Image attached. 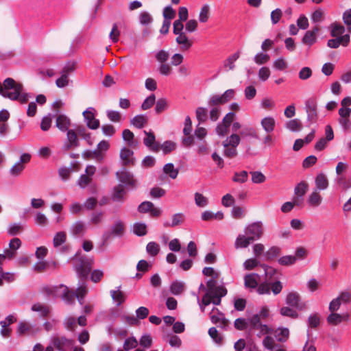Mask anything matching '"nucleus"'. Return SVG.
Wrapping results in <instances>:
<instances>
[{
	"instance_id": "39",
	"label": "nucleus",
	"mask_w": 351,
	"mask_h": 351,
	"mask_svg": "<svg viewBox=\"0 0 351 351\" xmlns=\"http://www.w3.org/2000/svg\"><path fill=\"white\" fill-rule=\"evenodd\" d=\"M176 40L178 44L182 45V48L185 50L189 49L193 45V42L189 40L184 33L180 34Z\"/></svg>"
},
{
	"instance_id": "59",
	"label": "nucleus",
	"mask_w": 351,
	"mask_h": 351,
	"mask_svg": "<svg viewBox=\"0 0 351 351\" xmlns=\"http://www.w3.org/2000/svg\"><path fill=\"white\" fill-rule=\"evenodd\" d=\"M47 252L48 250L45 246L37 247L35 255L39 261L36 263H45V262H42V261L47 256Z\"/></svg>"
},
{
	"instance_id": "18",
	"label": "nucleus",
	"mask_w": 351,
	"mask_h": 351,
	"mask_svg": "<svg viewBox=\"0 0 351 351\" xmlns=\"http://www.w3.org/2000/svg\"><path fill=\"white\" fill-rule=\"evenodd\" d=\"M261 125L267 134H270L274 131L276 121L271 116L265 117L261 119Z\"/></svg>"
},
{
	"instance_id": "54",
	"label": "nucleus",
	"mask_w": 351,
	"mask_h": 351,
	"mask_svg": "<svg viewBox=\"0 0 351 351\" xmlns=\"http://www.w3.org/2000/svg\"><path fill=\"white\" fill-rule=\"evenodd\" d=\"M77 134L83 138L89 145L92 144L91 135L86 132L84 126H78L76 129Z\"/></svg>"
},
{
	"instance_id": "16",
	"label": "nucleus",
	"mask_w": 351,
	"mask_h": 351,
	"mask_svg": "<svg viewBox=\"0 0 351 351\" xmlns=\"http://www.w3.org/2000/svg\"><path fill=\"white\" fill-rule=\"evenodd\" d=\"M52 343L55 348L60 351H65V349L72 346V341L64 337H56L53 338Z\"/></svg>"
},
{
	"instance_id": "62",
	"label": "nucleus",
	"mask_w": 351,
	"mask_h": 351,
	"mask_svg": "<svg viewBox=\"0 0 351 351\" xmlns=\"http://www.w3.org/2000/svg\"><path fill=\"white\" fill-rule=\"evenodd\" d=\"M248 173L246 171H242L239 173L236 172L232 178V180L235 182L244 183L247 181Z\"/></svg>"
},
{
	"instance_id": "9",
	"label": "nucleus",
	"mask_w": 351,
	"mask_h": 351,
	"mask_svg": "<svg viewBox=\"0 0 351 351\" xmlns=\"http://www.w3.org/2000/svg\"><path fill=\"white\" fill-rule=\"evenodd\" d=\"M211 322L215 324H218L223 329H226L228 326V320L224 317V315L219 312L217 308H213L210 313Z\"/></svg>"
},
{
	"instance_id": "32",
	"label": "nucleus",
	"mask_w": 351,
	"mask_h": 351,
	"mask_svg": "<svg viewBox=\"0 0 351 351\" xmlns=\"http://www.w3.org/2000/svg\"><path fill=\"white\" fill-rule=\"evenodd\" d=\"M185 216L182 213H176L172 216V221L171 223L166 221L164 223L165 227H175L180 225L184 221Z\"/></svg>"
},
{
	"instance_id": "50",
	"label": "nucleus",
	"mask_w": 351,
	"mask_h": 351,
	"mask_svg": "<svg viewBox=\"0 0 351 351\" xmlns=\"http://www.w3.org/2000/svg\"><path fill=\"white\" fill-rule=\"evenodd\" d=\"M163 171L172 179L176 178L178 174V170L174 168L173 163L166 164L163 167Z\"/></svg>"
},
{
	"instance_id": "55",
	"label": "nucleus",
	"mask_w": 351,
	"mask_h": 351,
	"mask_svg": "<svg viewBox=\"0 0 351 351\" xmlns=\"http://www.w3.org/2000/svg\"><path fill=\"white\" fill-rule=\"evenodd\" d=\"M195 202L198 207L204 208L206 207L208 204V199L204 197L202 194L196 192L194 195Z\"/></svg>"
},
{
	"instance_id": "26",
	"label": "nucleus",
	"mask_w": 351,
	"mask_h": 351,
	"mask_svg": "<svg viewBox=\"0 0 351 351\" xmlns=\"http://www.w3.org/2000/svg\"><path fill=\"white\" fill-rule=\"evenodd\" d=\"M31 310L39 313L40 316L43 317H47L50 313V308L48 306L39 302L34 304L31 307Z\"/></svg>"
},
{
	"instance_id": "31",
	"label": "nucleus",
	"mask_w": 351,
	"mask_h": 351,
	"mask_svg": "<svg viewBox=\"0 0 351 351\" xmlns=\"http://www.w3.org/2000/svg\"><path fill=\"white\" fill-rule=\"evenodd\" d=\"M122 138L129 147H134L137 145V141L134 139V133L130 130L125 129L123 130Z\"/></svg>"
},
{
	"instance_id": "15",
	"label": "nucleus",
	"mask_w": 351,
	"mask_h": 351,
	"mask_svg": "<svg viewBox=\"0 0 351 351\" xmlns=\"http://www.w3.org/2000/svg\"><path fill=\"white\" fill-rule=\"evenodd\" d=\"M350 42V36L345 34L343 36H337L335 38L329 39L327 43L328 47L332 49H337L340 45L347 46Z\"/></svg>"
},
{
	"instance_id": "43",
	"label": "nucleus",
	"mask_w": 351,
	"mask_h": 351,
	"mask_svg": "<svg viewBox=\"0 0 351 351\" xmlns=\"http://www.w3.org/2000/svg\"><path fill=\"white\" fill-rule=\"evenodd\" d=\"M146 252L149 256H156L160 252V246L156 242H149L146 246Z\"/></svg>"
},
{
	"instance_id": "46",
	"label": "nucleus",
	"mask_w": 351,
	"mask_h": 351,
	"mask_svg": "<svg viewBox=\"0 0 351 351\" xmlns=\"http://www.w3.org/2000/svg\"><path fill=\"white\" fill-rule=\"evenodd\" d=\"M184 290V283L182 282L175 281L170 286V291L173 295H180Z\"/></svg>"
},
{
	"instance_id": "4",
	"label": "nucleus",
	"mask_w": 351,
	"mask_h": 351,
	"mask_svg": "<svg viewBox=\"0 0 351 351\" xmlns=\"http://www.w3.org/2000/svg\"><path fill=\"white\" fill-rule=\"evenodd\" d=\"M245 234L254 242L262 238L264 234V226L261 221H256L247 225L244 229Z\"/></svg>"
},
{
	"instance_id": "56",
	"label": "nucleus",
	"mask_w": 351,
	"mask_h": 351,
	"mask_svg": "<svg viewBox=\"0 0 351 351\" xmlns=\"http://www.w3.org/2000/svg\"><path fill=\"white\" fill-rule=\"evenodd\" d=\"M331 27H332V29H331L330 35L332 37H337V36H343L342 34L345 32L344 27L343 25L336 23H332L331 25Z\"/></svg>"
},
{
	"instance_id": "51",
	"label": "nucleus",
	"mask_w": 351,
	"mask_h": 351,
	"mask_svg": "<svg viewBox=\"0 0 351 351\" xmlns=\"http://www.w3.org/2000/svg\"><path fill=\"white\" fill-rule=\"evenodd\" d=\"M104 220V212L95 211L91 213L90 218V223L93 225H99L102 223Z\"/></svg>"
},
{
	"instance_id": "22",
	"label": "nucleus",
	"mask_w": 351,
	"mask_h": 351,
	"mask_svg": "<svg viewBox=\"0 0 351 351\" xmlns=\"http://www.w3.org/2000/svg\"><path fill=\"white\" fill-rule=\"evenodd\" d=\"M240 53L239 51L230 56L223 62V66L226 71L234 70L235 68L234 62L239 58Z\"/></svg>"
},
{
	"instance_id": "48",
	"label": "nucleus",
	"mask_w": 351,
	"mask_h": 351,
	"mask_svg": "<svg viewBox=\"0 0 351 351\" xmlns=\"http://www.w3.org/2000/svg\"><path fill=\"white\" fill-rule=\"evenodd\" d=\"M66 235L64 232H57L53 237V244L55 247L60 246L62 244L66 242Z\"/></svg>"
},
{
	"instance_id": "24",
	"label": "nucleus",
	"mask_w": 351,
	"mask_h": 351,
	"mask_svg": "<svg viewBox=\"0 0 351 351\" xmlns=\"http://www.w3.org/2000/svg\"><path fill=\"white\" fill-rule=\"evenodd\" d=\"M125 190L122 184H118L113 189L112 195V199L114 202H123L124 200V195H125Z\"/></svg>"
},
{
	"instance_id": "1",
	"label": "nucleus",
	"mask_w": 351,
	"mask_h": 351,
	"mask_svg": "<svg viewBox=\"0 0 351 351\" xmlns=\"http://www.w3.org/2000/svg\"><path fill=\"white\" fill-rule=\"evenodd\" d=\"M0 95L12 101H18L21 104L27 103L32 97L31 93L23 91V86L21 83L10 77L6 78L3 84L0 83Z\"/></svg>"
},
{
	"instance_id": "64",
	"label": "nucleus",
	"mask_w": 351,
	"mask_h": 351,
	"mask_svg": "<svg viewBox=\"0 0 351 351\" xmlns=\"http://www.w3.org/2000/svg\"><path fill=\"white\" fill-rule=\"evenodd\" d=\"M207 135V130L203 127H200L198 124L194 131V136L199 141H204V138Z\"/></svg>"
},
{
	"instance_id": "20",
	"label": "nucleus",
	"mask_w": 351,
	"mask_h": 351,
	"mask_svg": "<svg viewBox=\"0 0 351 351\" xmlns=\"http://www.w3.org/2000/svg\"><path fill=\"white\" fill-rule=\"evenodd\" d=\"M77 134V132H75L73 130H69L67 131L66 136L69 143L64 146L66 150L72 147H77L80 145Z\"/></svg>"
},
{
	"instance_id": "13",
	"label": "nucleus",
	"mask_w": 351,
	"mask_h": 351,
	"mask_svg": "<svg viewBox=\"0 0 351 351\" xmlns=\"http://www.w3.org/2000/svg\"><path fill=\"white\" fill-rule=\"evenodd\" d=\"M144 133L146 135V137L143 139L144 145L151 151L158 152L160 150V143L156 142V137L154 132L144 130Z\"/></svg>"
},
{
	"instance_id": "19",
	"label": "nucleus",
	"mask_w": 351,
	"mask_h": 351,
	"mask_svg": "<svg viewBox=\"0 0 351 351\" xmlns=\"http://www.w3.org/2000/svg\"><path fill=\"white\" fill-rule=\"evenodd\" d=\"M253 241L252 239L245 234H239L234 242L236 249H242L247 247Z\"/></svg>"
},
{
	"instance_id": "38",
	"label": "nucleus",
	"mask_w": 351,
	"mask_h": 351,
	"mask_svg": "<svg viewBox=\"0 0 351 351\" xmlns=\"http://www.w3.org/2000/svg\"><path fill=\"white\" fill-rule=\"evenodd\" d=\"M120 288L121 287H118L117 290L110 291V295L118 306L121 305L125 300L124 293L120 291Z\"/></svg>"
},
{
	"instance_id": "29",
	"label": "nucleus",
	"mask_w": 351,
	"mask_h": 351,
	"mask_svg": "<svg viewBox=\"0 0 351 351\" xmlns=\"http://www.w3.org/2000/svg\"><path fill=\"white\" fill-rule=\"evenodd\" d=\"M85 224L82 221H77L71 227V232L75 237L81 236L85 232Z\"/></svg>"
},
{
	"instance_id": "44",
	"label": "nucleus",
	"mask_w": 351,
	"mask_h": 351,
	"mask_svg": "<svg viewBox=\"0 0 351 351\" xmlns=\"http://www.w3.org/2000/svg\"><path fill=\"white\" fill-rule=\"evenodd\" d=\"M133 232L138 237L144 236L147 234V226L144 223H135L133 225Z\"/></svg>"
},
{
	"instance_id": "60",
	"label": "nucleus",
	"mask_w": 351,
	"mask_h": 351,
	"mask_svg": "<svg viewBox=\"0 0 351 351\" xmlns=\"http://www.w3.org/2000/svg\"><path fill=\"white\" fill-rule=\"evenodd\" d=\"M270 59L268 54L264 53H258L254 58V61L257 64H263L267 62Z\"/></svg>"
},
{
	"instance_id": "10",
	"label": "nucleus",
	"mask_w": 351,
	"mask_h": 351,
	"mask_svg": "<svg viewBox=\"0 0 351 351\" xmlns=\"http://www.w3.org/2000/svg\"><path fill=\"white\" fill-rule=\"evenodd\" d=\"M306 250L304 247H300L296 249L295 255L282 256L278 259V263H294L297 258H303L306 256Z\"/></svg>"
},
{
	"instance_id": "35",
	"label": "nucleus",
	"mask_w": 351,
	"mask_h": 351,
	"mask_svg": "<svg viewBox=\"0 0 351 351\" xmlns=\"http://www.w3.org/2000/svg\"><path fill=\"white\" fill-rule=\"evenodd\" d=\"M315 185L319 190H325L328 186V181L326 176L322 173H319L315 178Z\"/></svg>"
},
{
	"instance_id": "3",
	"label": "nucleus",
	"mask_w": 351,
	"mask_h": 351,
	"mask_svg": "<svg viewBox=\"0 0 351 351\" xmlns=\"http://www.w3.org/2000/svg\"><path fill=\"white\" fill-rule=\"evenodd\" d=\"M44 289L48 295L59 294L62 300L67 304H73L75 302V293L69 290L65 285L47 287Z\"/></svg>"
},
{
	"instance_id": "36",
	"label": "nucleus",
	"mask_w": 351,
	"mask_h": 351,
	"mask_svg": "<svg viewBox=\"0 0 351 351\" xmlns=\"http://www.w3.org/2000/svg\"><path fill=\"white\" fill-rule=\"evenodd\" d=\"M90 265H75V270L82 278H86L90 272Z\"/></svg>"
},
{
	"instance_id": "21",
	"label": "nucleus",
	"mask_w": 351,
	"mask_h": 351,
	"mask_svg": "<svg viewBox=\"0 0 351 351\" xmlns=\"http://www.w3.org/2000/svg\"><path fill=\"white\" fill-rule=\"evenodd\" d=\"M245 285L249 288H255L261 282V277L259 275L252 273L247 274L244 278Z\"/></svg>"
},
{
	"instance_id": "42",
	"label": "nucleus",
	"mask_w": 351,
	"mask_h": 351,
	"mask_svg": "<svg viewBox=\"0 0 351 351\" xmlns=\"http://www.w3.org/2000/svg\"><path fill=\"white\" fill-rule=\"evenodd\" d=\"M169 108V103L167 99L160 98L156 102L155 112L157 114H160L163 111L167 110Z\"/></svg>"
},
{
	"instance_id": "17",
	"label": "nucleus",
	"mask_w": 351,
	"mask_h": 351,
	"mask_svg": "<svg viewBox=\"0 0 351 351\" xmlns=\"http://www.w3.org/2000/svg\"><path fill=\"white\" fill-rule=\"evenodd\" d=\"M71 125V120L64 114H59L56 117V126L62 132H67Z\"/></svg>"
},
{
	"instance_id": "27",
	"label": "nucleus",
	"mask_w": 351,
	"mask_h": 351,
	"mask_svg": "<svg viewBox=\"0 0 351 351\" xmlns=\"http://www.w3.org/2000/svg\"><path fill=\"white\" fill-rule=\"evenodd\" d=\"M73 70L72 67H65L62 75L56 80V84L59 88H64L68 85V75L69 72Z\"/></svg>"
},
{
	"instance_id": "30",
	"label": "nucleus",
	"mask_w": 351,
	"mask_h": 351,
	"mask_svg": "<svg viewBox=\"0 0 351 351\" xmlns=\"http://www.w3.org/2000/svg\"><path fill=\"white\" fill-rule=\"evenodd\" d=\"M276 339L279 342H285L289 337V330L287 328H278L274 332Z\"/></svg>"
},
{
	"instance_id": "57",
	"label": "nucleus",
	"mask_w": 351,
	"mask_h": 351,
	"mask_svg": "<svg viewBox=\"0 0 351 351\" xmlns=\"http://www.w3.org/2000/svg\"><path fill=\"white\" fill-rule=\"evenodd\" d=\"M269 315V311L267 306H263L260 311L254 315L252 317H256L258 323H261V320L265 319Z\"/></svg>"
},
{
	"instance_id": "37",
	"label": "nucleus",
	"mask_w": 351,
	"mask_h": 351,
	"mask_svg": "<svg viewBox=\"0 0 351 351\" xmlns=\"http://www.w3.org/2000/svg\"><path fill=\"white\" fill-rule=\"evenodd\" d=\"M240 141L241 138L239 136L236 134H232L223 141L222 145L223 147L232 146L237 147L239 145Z\"/></svg>"
},
{
	"instance_id": "33",
	"label": "nucleus",
	"mask_w": 351,
	"mask_h": 351,
	"mask_svg": "<svg viewBox=\"0 0 351 351\" xmlns=\"http://www.w3.org/2000/svg\"><path fill=\"white\" fill-rule=\"evenodd\" d=\"M17 333L19 335H31L33 333V326L26 322H20L17 327Z\"/></svg>"
},
{
	"instance_id": "49",
	"label": "nucleus",
	"mask_w": 351,
	"mask_h": 351,
	"mask_svg": "<svg viewBox=\"0 0 351 351\" xmlns=\"http://www.w3.org/2000/svg\"><path fill=\"white\" fill-rule=\"evenodd\" d=\"M343 321V317L341 314L331 312L327 317V322L331 325H337Z\"/></svg>"
},
{
	"instance_id": "12",
	"label": "nucleus",
	"mask_w": 351,
	"mask_h": 351,
	"mask_svg": "<svg viewBox=\"0 0 351 351\" xmlns=\"http://www.w3.org/2000/svg\"><path fill=\"white\" fill-rule=\"evenodd\" d=\"M286 304L298 310H303L306 307V304L301 302L300 295L296 292H291L287 295Z\"/></svg>"
},
{
	"instance_id": "7",
	"label": "nucleus",
	"mask_w": 351,
	"mask_h": 351,
	"mask_svg": "<svg viewBox=\"0 0 351 351\" xmlns=\"http://www.w3.org/2000/svg\"><path fill=\"white\" fill-rule=\"evenodd\" d=\"M86 126L90 130L99 128V120L95 118L96 110L93 107H88L82 113Z\"/></svg>"
},
{
	"instance_id": "45",
	"label": "nucleus",
	"mask_w": 351,
	"mask_h": 351,
	"mask_svg": "<svg viewBox=\"0 0 351 351\" xmlns=\"http://www.w3.org/2000/svg\"><path fill=\"white\" fill-rule=\"evenodd\" d=\"M302 42L303 44L311 47L317 42V36L311 32L306 31L302 39Z\"/></svg>"
},
{
	"instance_id": "6",
	"label": "nucleus",
	"mask_w": 351,
	"mask_h": 351,
	"mask_svg": "<svg viewBox=\"0 0 351 351\" xmlns=\"http://www.w3.org/2000/svg\"><path fill=\"white\" fill-rule=\"evenodd\" d=\"M116 176L119 181L121 182L123 187L128 189H134L136 188V181L134 178L133 174L127 171L125 168H123L119 171L116 173Z\"/></svg>"
},
{
	"instance_id": "61",
	"label": "nucleus",
	"mask_w": 351,
	"mask_h": 351,
	"mask_svg": "<svg viewBox=\"0 0 351 351\" xmlns=\"http://www.w3.org/2000/svg\"><path fill=\"white\" fill-rule=\"evenodd\" d=\"M280 314L283 316L289 317L291 318H297L298 314L296 311L291 308L289 306H284L280 308Z\"/></svg>"
},
{
	"instance_id": "11",
	"label": "nucleus",
	"mask_w": 351,
	"mask_h": 351,
	"mask_svg": "<svg viewBox=\"0 0 351 351\" xmlns=\"http://www.w3.org/2000/svg\"><path fill=\"white\" fill-rule=\"evenodd\" d=\"M249 322L252 330H257L259 331L257 334V336L259 337L264 335L271 334L273 332L272 328L269 327L267 325L263 324L262 323H258L256 317L250 318Z\"/></svg>"
},
{
	"instance_id": "53",
	"label": "nucleus",
	"mask_w": 351,
	"mask_h": 351,
	"mask_svg": "<svg viewBox=\"0 0 351 351\" xmlns=\"http://www.w3.org/2000/svg\"><path fill=\"white\" fill-rule=\"evenodd\" d=\"M139 22L142 25H147L153 22V18L148 12L143 11L139 14Z\"/></svg>"
},
{
	"instance_id": "5",
	"label": "nucleus",
	"mask_w": 351,
	"mask_h": 351,
	"mask_svg": "<svg viewBox=\"0 0 351 351\" xmlns=\"http://www.w3.org/2000/svg\"><path fill=\"white\" fill-rule=\"evenodd\" d=\"M351 302V291H344L340 293L338 297L333 299L329 304L328 309L330 312L337 311L341 305H346Z\"/></svg>"
},
{
	"instance_id": "25",
	"label": "nucleus",
	"mask_w": 351,
	"mask_h": 351,
	"mask_svg": "<svg viewBox=\"0 0 351 351\" xmlns=\"http://www.w3.org/2000/svg\"><path fill=\"white\" fill-rule=\"evenodd\" d=\"M307 189V184L304 182L299 183L294 189L295 194L297 195V197L295 199V203L299 206L302 197L304 195Z\"/></svg>"
},
{
	"instance_id": "41",
	"label": "nucleus",
	"mask_w": 351,
	"mask_h": 351,
	"mask_svg": "<svg viewBox=\"0 0 351 351\" xmlns=\"http://www.w3.org/2000/svg\"><path fill=\"white\" fill-rule=\"evenodd\" d=\"M196 118L199 122V125L204 123L208 119V110L206 108L198 107L195 110Z\"/></svg>"
},
{
	"instance_id": "34",
	"label": "nucleus",
	"mask_w": 351,
	"mask_h": 351,
	"mask_svg": "<svg viewBox=\"0 0 351 351\" xmlns=\"http://www.w3.org/2000/svg\"><path fill=\"white\" fill-rule=\"evenodd\" d=\"M285 128L291 132H300L302 128V124L300 119H293L285 123Z\"/></svg>"
},
{
	"instance_id": "40",
	"label": "nucleus",
	"mask_w": 351,
	"mask_h": 351,
	"mask_svg": "<svg viewBox=\"0 0 351 351\" xmlns=\"http://www.w3.org/2000/svg\"><path fill=\"white\" fill-rule=\"evenodd\" d=\"M280 254V248L277 246H272L263 254V256L266 261H271Z\"/></svg>"
},
{
	"instance_id": "2",
	"label": "nucleus",
	"mask_w": 351,
	"mask_h": 351,
	"mask_svg": "<svg viewBox=\"0 0 351 351\" xmlns=\"http://www.w3.org/2000/svg\"><path fill=\"white\" fill-rule=\"evenodd\" d=\"M217 278H212L207 281L206 293L200 300L199 296H197V303L202 312L204 311L205 306L213 303L215 305H219L221 298L227 294V289L223 286H217Z\"/></svg>"
},
{
	"instance_id": "63",
	"label": "nucleus",
	"mask_w": 351,
	"mask_h": 351,
	"mask_svg": "<svg viewBox=\"0 0 351 351\" xmlns=\"http://www.w3.org/2000/svg\"><path fill=\"white\" fill-rule=\"evenodd\" d=\"M250 173L252 174V181L255 184H261L266 180L265 176L261 171H252Z\"/></svg>"
},
{
	"instance_id": "14",
	"label": "nucleus",
	"mask_w": 351,
	"mask_h": 351,
	"mask_svg": "<svg viewBox=\"0 0 351 351\" xmlns=\"http://www.w3.org/2000/svg\"><path fill=\"white\" fill-rule=\"evenodd\" d=\"M124 232L125 225L121 220L118 219L115 221L111 226L110 232L105 233L104 236L106 239L109 238L110 235L117 237H121L124 234Z\"/></svg>"
},
{
	"instance_id": "47",
	"label": "nucleus",
	"mask_w": 351,
	"mask_h": 351,
	"mask_svg": "<svg viewBox=\"0 0 351 351\" xmlns=\"http://www.w3.org/2000/svg\"><path fill=\"white\" fill-rule=\"evenodd\" d=\"M322 198L317 191H313L308 197V202L312 206H318L322 202Z\"/></svg>"
},
{
	"instance_id": "23",
	"label": "nucleus",
	"mask_w": 351,
	"mask_h": 351,
	"mask_svg": "<svg viewBox=\"0 0 351 351\" xmlns=\"http://www.w3.org/2000/svg\"><path fill=\"white\" fill-rule=\"evenodd\" d=\"M134 152L131 149L127 147H123L120 152V158L123 161L125 165H134V158H132Z\"/></svg>"
},
{
	"instance_id": "58",
	"label": "nucleus",
	"mask_w": 351,
	"mask_h": 351,
	"mask_svg": "<svg viewBox=\"0 0 351 351\" xmlns=\"http://www.w3.org/2000/svg\"><path fill=\"white\" fill-rule=\"evenodd\" d=\"M156 102V97L154 94L150 95L147 97L141 104V109L143 110H146L152 108V106Z\"/></svg>"
},
{
	"instance_id": "52",
	"label": "nucleus",
	"mask_w": 351,
	"mask_h": 351,
	"mask_svg": "<svg viewBox=\"0 0 351 351\" xmlns=\"http://www.w3.org/2000/svg\"><path fill=\"white\" fill-rule=\"evenodd\" d=\"M176 148V143L171 141H166L162 144H160L161 149L165 154H167Z\"/></svg>"
},
{
	"instance_id": "8",
	"label": "nucleus",
	"mask_w": 351,
	"mask_h": 351,
	"mask_svg": "<svg viewBox=\"0 0 351 351\" xmlns=\"http://www.w3.org/2000/svg\"><path fill=\"white\" fill-rule=\"evenodd\" d=\"M305 110L307 114V121L311 123L317 119V101L315 98H309L305 101Z\"/></svg>"
},
{
	"instance_id": "28",
	"label": "nucleus",
	"mask_w": 351,
	"mask_h": 351,
	"mask_svg": "<svg viewBox=\"0 0 351 351\" xmlns=\"http://www.w3.org/2000/svg\"><path fill=\"white\" fill-rule=\"evenodd\" d=\"M148 118L145 114H138L130 120V123L136 128H143L147 123Z\"/></svg>"
}]
</instances>
